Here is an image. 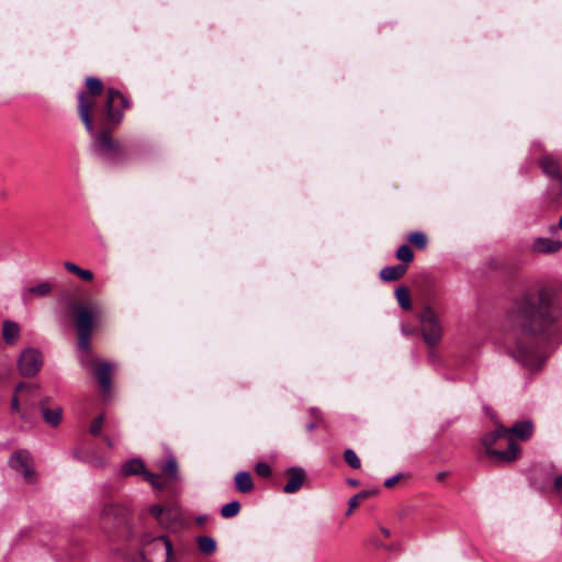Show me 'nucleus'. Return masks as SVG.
<instances>
[{
    "mask_svg": "<svg viewBox=\"0 0 562 562\" xmlns=\"http://www.w3.org/2000/svg\"><path fill=\"white\" fill-rule=\"evenodd\" d=\"M561 315L560 305L553 293L542 289L538 293L537 304L524 296L513 315V325L525 335H536L546 330Z\"/></svg>",
    "mask_w": 562,
    "mask_h": 562,
    "instance_id": "obj_1",
    "label": "nucleus"
},
{
    "mask_svg": "<svg viewBox=\"0 0 562 562\" xmlns=\"http://www.w3.org/2000/svg\"><path fill=\"white\" fill-rule=\"evenodd\" d=\"M532 430L531 422H520L510 428L498 426L494 431L483 437L482 443L494 462L508 463L516 460L519 454V447L512 435L521 440H527L531 437Z\"/></svg>",
    "mask_w": 562,
    "mask_h": 562,
    "instance_id": "obj_2",
    "label": "nucleus"
},
{
    "mask_svg": "<svg viewBox=\"0 0 562 562\" xmlns=\"http://www.w3.org/2000/svg\"><path fill=\"white\" fill-rule=\"evenodd\" d=\"M101 315L102 308L98 303L80 304L75 308L79 349L87 350L89 348L93 319H99Z\"/></svg>",
    "mask_w": 562,
    "mask_h": 562,
    "instance_id": "obj_3",
    "label": "nucleus"
},
{
    "mask_svg": "<svg viewBox=\"0 0 562 562\" xmlns=\"http://www.w3.org/2000/svg\"><path fill=\"white\" fill-rule=\"evenodd\" d=\"M90 134L93 137L91 151L99 159L106 164H116L124 158V148L111 137L108 131H102L99 134L93 131Z\"/></svg>",
    "mask_w": 562,
    "mask_h": 562,
    "instance_id": "obj_4",
    "label": "nucleus"
},
{
    "mask_svg": "<svg viewBox=\"0 0 562 562\" xmlns=\"http://www.w3.org/2000/svg\"><path fill=\"white\" fill-rule=\"evenodd\" d=\"M143 562H176L173 548L167 536H158L146 543L142 551Z\"/></svg>",
    "mask_w": 562,
    "mask_h": 562,
    "instance_id": "obj_5",
    "label": "nucleus"
},
{
    "mask_svg": "<svg viewBox=\"0 0 562 562\" xmlns=\"http://www.w3.org/2000/svg\"><path fill=\"white\" fill-rule=\"evenodd\" d=\"M419 327L427 346H436L442 338L443 327L438 314L430 306H425L419 315Z\"/></svg>",
    "mask_w": 562,
    "mask_h": 562,
    "instance_id": "obj_6",
    "label": "nucleus"
},
{
    "mask_svg": "<svg viewBox=\"0 0 562 562\" xmlns=\"http://www.w3.org/2000/svg\"><path fill=\"white\" fill-rule=\"evenodd\" d=\"M128 106L126 98L115 89L108 90L105 101L106 121L111 125H117L123 119V112Z\"/></svg>",
    "mask_w": 562,
    "mask_h": 562,
    "instance_id": "obj_7",
    "label": "nucleus"
},
{
    "mask_svg": "<svg viewBox=\"0 0 562 562\" xmlns=\"http://www.w3.org/2000/svg\"><path fill=\"white\" fill-rule=\"evenodd\" d=\"M43 366L42 353L33 348L29 347L24 349L18 361L19 371L23 376H34Z\"/></svg>",
    "mask_w": 562,
    "mask_h": 562,
    "instance_id": "obj_8",
    "label": "nucleus"
},
{
    "mask_svg": "<svg viewBox=\"0 0 562 562\" xmlns=\"http://www.w3.org/2000/svg\"><path fill=\"white\" fill-rule=\"evenodd\" d=\"M514 358L522 364L531 368L539 369L541 362L538 359L533 345L518 340L512 350Z\"/></svg>",
    "mask_w": 562,
    "mask_h": 562,
    "instance_id": "obj_9",
    "label": "nucleus"
},
{
    "mask_svg": "<svg viewBox=\"0 0 562 562\" xmlns=\"http://www.w3.org/2000/svg\"><path fill=\"white\" fill-rule=\"evenodd\" d=\"M78 100H79V104H78L79 116H80L87 132L93 133L94 124L92 121L91 112L95 106L94 97L92 94H89L88 92L82 91L78 94Z\"/></svg>",
    "mask_w": 562,
    "mask_h": 562,
    "instance_id": "obj_10",
    "label": "nucleus"
},
{
    "mask_svg": "<svg viewBox=\"0 0 562 562\" xmlns=\"http://www.w3.org/2000/svg\"><path fill=\"white\" fill-rule=\"evenodd\" d=\"M53 290V284L49 281H42L35 285L24 288L21 291V300L29 303L35 297L48 295Z\"/></svg>",
    "mask_w": 562,
    "mask_h": 562,
    "instance_id": "obj_11",
    "label": "nucleus"
},
{
    "mask_svg": "<svg viewBox=\"0 0 562 562\" xmlns=\"http://www.w3.org/2000/svg\"><path fill=\"white\" fill-rule=\"evenodd\" d=\"M48 398H44L40 402V409L42 412L43 418L45 423L52 427H57L63 418V409L60 406H52L48 405Z\"/></svg>",
    "mask_w": 562,
    "mask_h": 562,
    "instance_id": "obj_12",
    "label": "nucleus"
},
{
    "mask_svg": "<svg viewBox=\"0 0 562 562\" xmlns=\"http://www.w3.org/2000/svg\"><path fill=\"white\" fill-rule=\"evenodd\" d=\"M184 522L181 512L176 507H167L165 515L158 522L162 528L177 529Z\"/></svg>",
    "mask_w": 562,
    "mask_h": 562,
    "instance_id": "obj_13",
    "label": "nucleus"
},
{
    "mask_svg": "<svg viewBox=\"0 0 562 562\" xmlns=\"http://www.w3.org/2000/svg\"><path fill=\"white\" fill-rule=\"evenodd\" d=\"M288 475L289 480L284 485L283 491L288 494H293L302 487L305 474L301 468H290L288 470Z\"/></svg>",
    "mask_w": 562,
    "mask_h": 562,
    "instance_id": "obj_14",
    "label": "nucleus"
},
{
    "mask_svg": "<svg viewBox=\"0 0 562 562\" xmlns=\"http://www.w3.org/2000/svg\"><path fill=\"white\" fill-rule=\"evenodd\" d=\"M532 249L539 254H553L562 249V240L539 237L533 241Z\"/></svg>",
    "mask_w": 562,
    "mask_h": 562,
    "instance_id": "obj_15",
    "label": "nucleus"
},
{
    "mask_svg": "<svg viewBox=\"0 0 562 562\" xmlns=\"http://www.w3.org/2000/svg\"><path fill=\"white\" fill-rule=\"evenodd\" d=\"M111 371L112 364L108 362H101L95 368V378L99 381L100 387L103 393H109L111 389Z\"/></svg>",
    "mask_w": 562,
    "mask_h": 562,
    "instance_id": "obj_16",
    "label": "nucleus"
},
{
    "mask_svg": "<svg viewBox=\"0 0 562 562\" xmlns=\"http://www.w3.org/2000/svg\"><path fill=\"white\" fill-rule=\"evenodd\" d=\"M20 337V326L16 322L4 321L2 324V338L8 345H14Z\"/></svg>",
    "mask_w": 562,
    "mask_h": 562,
    "instance_id": "obj_17",
    "label": "nucleus"
},
{
    "mask_svg": "<svg viewBox=\"0 0 562 562\" xmlns=\"http://www.w3.org/2000/svg\"><path fill=\"white\" fill-rule=\"evenodd\" d=\"M32 461V457L29 451L26 450H19L12 453V456L9 459V465L15 470L21 471L23 468H25L27 464H30Z\"/></svg>",
    "mask_w": 562,
    "mask_h": 562,
    "instance_id": "obj_18",
    "label": "nucleus"
},
{
    "mask_svg": "<svg viewBox=\"0 0 562 562\" xmlns=\"http://www.w3.org/2000/svg\"><path fill=\"white\" fill-rule=\"evenodd\" d=\"M407 271L406 265L389 266L380 271V278L384 281H396Z\"/></svg>",
    "mask_w": 562,
    "mask_h": 562,
    "instance_id": "obj_19",
    "label": "nucleus"
},
{
    "mask_svg": "<svg viewBox=\"0 0 562 562\" xmlns=\"http://www.w3.org/2000/svg\"><path fill=\"white\" fill-rule=\"evenodd\" d=\"M235 485L238 492L249 493L254 488L252 479L249 472L241 471L235 475Z\"/></svg>",
    "mask_w": 562,
    "mask_h": 562,
    "instance_id": "obj_20",
    "label": "nucleus"
},
{
    "mask_svg": "<svg viewBox=\"0 0 562 562\" xmlns=\"http://www.w3.org/2000/svg\"><path fill=\"white\" fill-rule=\"evenodd\" d=\"M122 472L124 475H133V474H138V473H142L143 475H145V472H147V471L145 469L144 462L140 459H133V460L125 462L122 465Z\"/></svg>",
    "mask_w": 562,
    "mask_h": 562,
    "instance_id": "obj_21",
    "label": "nucleus"
},
{
    "mask_svg": "<svg viewBox=\"0 0 562 562\" xmlns=\"http://www.w3.org/2000/svg\"><path fill=\"white\" fill-rule=\"evenodd\" d=\"M64 267L68 272L77 276L79 279H81L83 281H91L93 279L92 271H90L88 269H82L74 262L66 261L64 263Z\"/></svg>",
    "mask_w": 562,
    "mask_h": 562,
    "instance_id": "obj_22",
    "label": "nucleus"
},
{
    "mask_svg": "<svg viewBox=\"0 0 562 562\" xmlns=\"http://www.w3.org/2000/svg\"><path fill=\"white\" fill-rule=\"evenodd\" d=\"M196 543H198L199 550L206 555L213 554L216 550V541L212 537H209V536L198 537Z\"/></svg>",
    "mask_w": 562,
    "mask_h": 562,
    "instance_id": "obj_23",
    "label": "nucleus"
},
{
    "mask_svg": "<svg viewBox=\"0 0 562 562\" xmlns=\"http://www.w3.org/2000/svg\"><path fill=\"white\" fill-rule=\"evenodd\" d=\"M542 168L544 172L549 173L552 177H555V182L559 188L562 190V178L559 176V167L554 160L546 158L542 162Z\"/></svg>",
    "mask_w": 562,
    "mask_h": 562,
    "instance_id": "obj_24",
    "label": "nucleus"
},
{
    "mask_svg": "<svg viewBox=\"0 0 562 562\" xmlns=\"http://www.w3.org/2000/svg\"><path fill=\"white\" fill-rule=\"evenodd\" d=\"M395 296H396L398 305L402 308H404L406 311H409L412 308L409 291L407 288H405V286L397 288L395 291Z\"/></svg>",
    "mask_w": 562,
    "mask_h": 562,
    "instance_id": "obj_25",
    "label": "nucleus"
},
{
    "mask_svg": "<svg viewBox=\"0 0 562 562\" xmlns=\"http://www.w3.org/2000/svg\"><path fill=\"white\" fill-rule=\"evenodd\" d=\"M161 470L171 480H178V463L175 457H168Z\"/></svg>",
    "mask_w": 562,
    "mask_h": 562,
    "instance_id": "obj_26",
    "label": "nucleus"
},
{
    "mask_svg": "<svg viewBox=\"0 0 562 562\" xmlns=\"http://www.w3.org/2000/svg\"><path fill=\"white\" fill-rule=\"evenodd\" d=\"M86 86L89 90V93L92 94L93 97L101 94V92L103 90L102 81L95 77H88L86 79Z\"/></svg>",
    "mask_w": 562,
    "mask_h": 562,
    "instance_id": "obj_27",
    "label": "nucleus"
},
{
    "mask_svg": "<svg viewBox=\"0 0 562 562\" xmlns=\"http://www.w3.org/2000/svg\"><path fill=\"white\" fill-rule=\"evenodd\" d=\"M240 512V504L237 501H233L221 508V515L224 518H233Z\"/></svg>",
    "mask_w": 562,
    "mask_h": 562,
    "instance_id": "obj_28",
    "label": "nucleus"
},
{
    "mask_svg": "<svg viewBox=\"0 0 562 562\" xmlns=\"http://www.w3.org/2000/svg\"><path fill=\"white\" fill-rule=\"evenodd\" d=\"M396 258L405 263H409L414 259V254L407 245H402L396 250Z\"/></svg>",
    "mask_w": 562,
    "mask_h": 562,
    "instance_id": "obj_29",
    "label": "nucleus"
},
{
    "mask_svg": "<svg viewBox=\"0 0 562 562\" xmlns=\"http://www.w3.org/2000/svg\"><path fill=\"white\" fill-rule=\"evenodd\" d=\"M408 240L416 246L417 248H425L427 245V238L426 235L422 232H414L409 234Z\"/></svg>",
    "mask_w": 562,
    "mask_h": 562,
    "instance_id": "obj_30",
    "label": "nucleus"
},
{
    "mask_svg": "<svg viewBox=\"0 0 562 562\" xmlns=\"http://www.w3.org/2000/svg\"><path fill=\"white\" fill-rule=\"evenodd\" d=\"M345 461L353 469H358L361 465L360 459L352 449H347L344 452Z\"/></svg>",
    "mask_w": 562,
    "mask_h": 562,
    "instance_id": "obj_31",
    "label": "nucleus"
},
{
    "mask_svg": "<svg viewBox=\"0 0 562 562\" xmlns=\"http://www.w3.org/2000/svg\"><path fill=\"white\" fill-rule=\"evenodd\" d=\"M119 509L114 504H105L101 509V517L104 520H110L112 516L117 514Z\"/></svg>",
    "mask_w": 562,
    "mask_h": 562,
    "instance_id": "obj_32",
    "label": "nucleus"
},
{
    "mask_svg": "<svg viewBox=\"0 0 562 562\" xmlns=\"http://www.w3.org/2000/svg\"><path fill=\"white\" fill-rule=\"evenodd\" d=\"M144 479L146 481H148L154 488H156V490L164 488V484L160 482L158 475H155V474H153V473L147 471V472H145Z\"/></svg>",
    "mask_w": 562,
    "mask_h": 562,
    "instance_id": "obj_33",
    "label": "nucleus"
},
{
    "mask_svg": "<svg viewBox=\"0 0 562 562\" xmlns=\"http://www.w3.org/2000/svg\"><path fill=\"white\" fill-rule=\"evenodd\" d=\"M103 420H104L103 415H100L92 420L91 426H90V432L93 436H97L100 434L102 425H103Z\"/></svg>",
    "mask_w": 562,
    "mask_h": 562,
    "instance_id": "obj_34",
    "label": "nucleus"
},
{
    "mask_svg": "<svg viewBox=\"0 0 562 562\" xmlns=\"http://www.w3.org/2000/svg\"><path fill=\"white\" fill-rule=\"evenodd\" d=\"M255 471L261 477H268L271 474V469H270L269 464H267L265 462L257 463L255 467Z\"/></svg>",
    "mask_w": 562,
    "mask_h": 562,
    "instance_id": "obj_35",
    "label": "nucleus"
},
{
    "mask_svg": "<svg viewBox=\"0 0 562 562\" xmlns=\"http://www.w3.org/2000/svg\"><path fill=\"white\" fill-rule=\"evenodd\" d=\"M20 472L22 473L24 480L27 483H34L35 482V471L32 468L31 463L27 464L25 468H23Z\"/></svg>",
    "mask_w": 562,
    "mask_h": 562,
    "instance_id": "obj_36",
    "label": "nucleus"
},
{
    "mask_svg": "<svg viewBox=\"0 0 562 562\" xmlns=\"http://www.w3.org/2000/svg\"><path fill=\"white\" fill-rule=\"evenodd\" d=\"M166 509H167V507H162L160 505H153L149 508V513L157 520V522H159L160 519L162 518V516L165 515Z\"/></svg>",
    "mask_w": 562,
    "mask_h": 562,
    "instance_id": "obj_37",
    "label": "nucleus"
},
{
    "mask_svg": "<svg viewBox=\"0 0 562 562\" xmlns=\"http://www.w3.org/2000/svg\"><path fill=\"white\" fill-rule=\"evenodd\" d=\"M554 494L562 501V475L558 474L553 479V487Z\"/></svg>",
    "mask_w": 562,
    "mask_h": 562,
    "instance_id": "obj_38",
    "label": "nucleus"
},
{
    "mask_svg": "<svg viewBox=\"0 0 562 562\" xmlns=\"http://www.w3.org/2000/svg\"><path fill=\"white\" fill-rule=\"evenodd\" d=\"M364 496H367L366 493H360L349 499V510L347 512V515H350L352 513V510L359 505V499Z\"/></svg>",
    "mask_w": 562,
    "mask_h": 562,
    "instance_id": "obj_39",
    "label": "nucleus"
},
{
    "mask_svg": "<svg viewBox=\"0 0 562 562\" xmlns=\"http://www.w3.org/2000/svg\"><path fill=\"white\" fill-rule=\"evenodd\" d=\"M400 479H401V474H396V475H394V476H392V477L387 479V480L384 482V486H385V487H392V486H394V485L398 482V480H400Z\"/></svg>",
    "mask_w": 562,
    "mask_h": 562,
    "instance_id": "obj_40",
    "label": "nucleus"
},
{
    "mask_svg": "<svg viewBox=\"0 0 562 562\" xmlns=\"http://www.w3.org/2000/svg\"><path fill=\"white\" fill-rule=\"evenodd\" d=\"M19 407H20L19 400H18L16 395H14L12 401H11V408L13 411L18 412Z\"/></svg>",
    "mask_w": 562,
    "mask_h": 562,
    "instance_id": "obj_41",
    "label": "nucleus"
},
{
    "mask_svg": "<svg viewBox=\"0 0 562 562\" xmlns=\"http://www.w3.org/2000/svg\"><path fill=\"white\" fill-rule=\"evenodd\" d=\"M206 519H207V517H206L205 515H203V516H199V517H196V519H195V520H196V522H198L199 525H201V524L205 522V521H206Z\"/></svg>",
    "mask_w": 562,
    "mask_h": 562,
    "instance_id": "obj_42",
    "label": "nucleus"
},
{
    "mask_svg": "<svg viewBox=\"0 0 562 562\" xmlns=\"http://www.w3.org/2000/svg\"><path fill=\"white\" fill-rule=\"evenodd\" d=\"M24 387H26V384H25V383H20V384H18V385H16V387H15V392H20V391H22Z\"/></svg>",
    "mask_w": 562,
    "mask_h": 562,
    "instance_id": "obj_43",
    "label": "nucleus"
},
{
    "mask_svg": "<svg viewBox=\"0 0 562 562\" xmlns=\"http://www.w3.org/2000/svg\"><path fill=\"white\" fill-rule=\"evenodd\" d=\"M381 531L382 533L385 536V537H389L390 536V530L386 529V528H381Z\"/></svg>",
    "mask_w": 562,
    "mask_h": 562,
    "instance_id": "obj_44",
    "label": "nucleus"
},
{
    "mask_svg": "<svg viewBox=\"0 0 562 562\" xmlns=\"http://www.w3.org/2000/svg\"><path fill=\"white\" fill-rule=\"evenodd\" d=\"M30 389V392L34 393L38 390V386L37 385H32V386H29Z\"/></svg>",
    "mask_w": 562,
    "mask_h": 562,
    "instance_id": "obj_45",
    "label": "nucleus"
},
{
    "mask_svg": "<svg viewBox=\"0 0 562 562\" xmlns=\"http://www.w3.org/2000/svg\"><path fill=\"white\" fill-rule=\"evenodd\" d=\"M445 476H446V474H445V473H439V474H438V479H439V480H442Z\"/></svg>",
    "mask_w": 562,
    "mask_h": 562,
    "instance_id": "obj_46",
    "label": "nucleus"
},
{
    "mask_svg": "<svg viewBox=\"0 0 562 562\" xmlns=\"http://www.w3.org/2000/svg\"><path fill=\"white\" fill-rule=\"evenodd\" d=\"M314 427H315V426H314V424H310V425L307 426V429H308V430H313V429H314Z\"/></svg>",
    "mask_w": 562,
    "mask_h": 562,
    "instance_id": "obj_47",
    "label": "nucleus"
},
{
    "mask_svg": "<svg viewBox=\"0 0 562 562\" xmlns=\"http://www.w3.org/2000/svg\"><path fill=\"white\" fill-rule=\"evenodd\" d=\"M405 334H407V335L412 334V329H406Z\"/></svg>",
    "mask_w": 562,
    "mask_h": 562,
    "instance_id": "obj_48",
    "label": "nucleus"
}]
</instances>
